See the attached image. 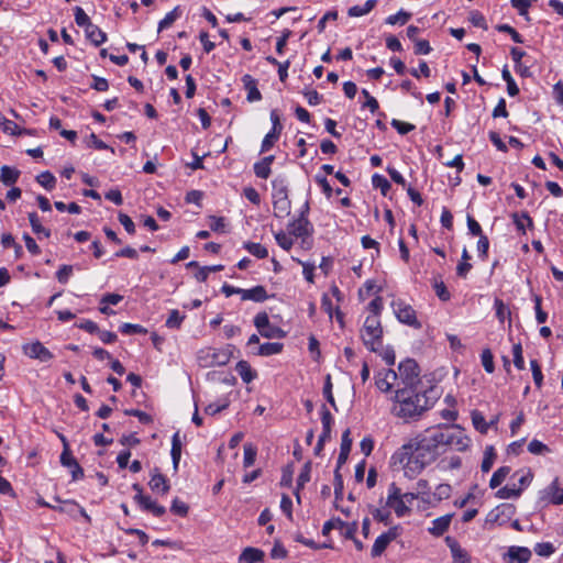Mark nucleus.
Returning <instances> with one entry per match:
<instances>
[{"mask_svg":"<svg viewBox=\"0 0 563 563\" xmlns=\"http://www.w3.org/2000/svg\"><path fill=\"white\" fill-rule=\"evenodd\" d=\"M432 405L426 393L404 388L396 391L393 412L398 418L408 421L419 418Z\"/></svg>","mask_w":563,"mask_h":563,"instance_id":"f257e3e1","label":"nucleus"},{"mask_svg":"<svg viewBox=\"0 0 563 563\" xmlns=\"http://www.w3.org/2000/svg\"><path fill=\"white\" fill-rule=\"evenodd\" d=\"M422 435L438 452L444 446L465 451L470 445V439L457 427L432 428Z\"/></svg>","mask_w":563,"mask_h":563,"instance_id":"f03ea898","label":"nucleus"},{"mask_svg":"<svg viewBox=\"0 0 563 563\" xmlns=\"http://www.w3.org/2000/svg\"><path fill=\"white\" fill-rule=\"evenodd\" d=\"M390 463L394 466H399L408 478H415L426 467L423 460L410 440L391 455Z\"/></svg>","mask_w":563,"mask_h":563,"instance_id":"7ed1b4c3","label":"nucleus"},{"mask_svg":"<svg viewBox=\"0 0 563 563\" xmlns=\"http://www.w3.org/2000/svg\"><path fill=\"white\" fill-rule=\"evenodd\" d=\"M364 345L376 352L383 344V328L377 316H367L361 329Z\"/></svg>","mask_w":563,"mask_h":563,"instance_id":"20e7f679","label":"nucleus"},{"mask_svg":"<svg viewBox=\"0 0 563 563\" xmlns=\"http://www.w3.org/2000/svg\"><path fill=\"white\" fill-rule=\"evenodd\" d=\"M385 505L386 508L395 512L397 518H404L411 514V507L405 503L400 487L394 482L388 485Z\"/></svg>","mask_w":563,"mask_h":563,"instance_id":"39448f33","label":"nucleus"},{"mask_svg":"<svg viewBox=\"0 0 563 563\" xmlns=\"http://www.w3.org/2000/svg\"><path fill=\"white\" fill-rule=\"evenodd\" d=\"M230 357L231 353L225 349L206 347L198 353V361L203 367L223 366Z\"/></svg>","mask_w":563,"mask_h":563,"instance_id":"423d86ee","label":"nucleus"},{"mask_svg":"<svg viewBox=\"0 0 563 563\" xmlns=\"http://www.w3.org/2000/svg\"><path fill=\"white\" fill-rule=\"evenodd\" d=\"M132 489L135 492L133 500L143 511L151 512L155 517H161L166 512L164 506L158 505L150 496L144 495L140 484H133Z\"/></svg>","mask_w":563,"mask_h":563,"instance_id":"0eeeda50","label":"nucleus"},{"mask_svg":"<svg viewBox=\"0 0 563 563\" xmlns=\"http://www.w3.org/2000/svg\"><path fill=\"white\" fill-rule=\"evenodd\" d=\"M254 325L264 338L280 339L285 336V332L280 328L273 325L269 322V318L266 312H260L255 316Z\"/></svg>","mask_w":563,"mask_h":563,"instance_id":"6e6552de","label":"nucleus"},{"mask_svg":"<svg viewBox=\"0 0 563 563\" xmlns=\"http://www.w3.org/2000/svg\"><path fill=\"white\" fill-rule=\"evenodd\" d=\"M393 309L397 317V319L405 324L419 329L421 327L420 322L417 320L416 311L412 307L406 303L402 300H397L393 302Z\"/></svg>","mask_w":563,"mask_h":563,"instance_id":"1a4fd4ad","label":"nucleus"},{"mask_svg":"<svg viewBox=\"0 0 563 563\" xmlns=\"http://www.w3.org/2000/svg\"><path fill=\"white\" fill-rule=\"evenodd\" d=\"M400 532H401V527L399 525H396V526L390 527L387 532L379 534L373 544L372 552H371L372 556L373 558L380 556L384 553V551L386 550V548L389 545V543L393 542L394 540H396L400 536Z\"/></svg>","mask_w":563,"mask_h":563,"instance_id":"9d476101","label":"nucleus"},{"mask_svg":"<svg viewBox=\"0 0 563 563\" xmlns=\"http://www.w3.org/2000/svg\"><path fill=\"white\" fill-rule=\"evenodd\" d=\"M410 441L412 442L416 451L419 452L426 466L432 463L439 455V452L427 441V439H424L422 434L410 439Z\"/></svg>","mask_w":563,"mask_h":563,"instance_id":"9b49d317","label":"nucleus"},{"mask_svg":"<svg viewBox=\"0 0 563 563\" xmlns=\"http://www.w3.org/2000/svg\"><path fill=\"white\" fill-rule=\"evenodd\" d=\"M539 499L545 505H563V488L559 486L558 478L540 492Z\"/></svg>","mask_w":563,"mask_h":563,"instance_id":"f8f14e48","label":"nucleus"},{"mask_svg":"<svg viewBox=\"0 0 563 563\" xmlns=\"http://www.w3.org/2000/svg\"><path fill=\"white\" fill-rule=\"evenodd\" d=\"M23 352L26 356L38 360L41 362H48L54 357L53 353L40 341L24 344Z\"/></svg>","mask_w":563,"mask_h":563,"instance_id":"ddd939ff","label":"nucleus"},{"mask_svg":"<svg viewBox=\"0 0 563 563\" xmlns=\"http://www.w3.org/2000/svg\"><path fill=\"white\" fill-rule=\"evenodd\" d=\"M512 512L510 505H500L490 510L486 517V522L492 525L501 526L507 522Z\"/></svg>","mask_w":563,"mask_h":563,"instance_id":"4468645a","label":"nucleus"},{"mask_svg":"<svg viewBox=\"0 0 563 563\" xmlns=\"http://www.w3.org/2000/svg\"><path fill=\"white\" fill-rule=\"evenodd\" d=\"M397 373L393 369L379 371L375 377L377 388L384 393L389 391L397 382Z\"/></svg>","mask_w":563,"mask_h":563,"instance_id":"2eb2a0df","label":"nucleus"},{"mask_svg":"<svg viewBox=\"0 0 563 563\" xmlns=\"http://www.w3.org/2000/svg\"><path fill=\"white\" fill-rule=\"evenodd\" d=\"M507 556L509 563H527L531 559V551L525 547H510Z\"/></svg>","mask_w":563,"mask_h":563,"instance_id":"dca6fc26","label":"nucleus"},{"mask_svg":"<svg viewBox=\"0 0 563 563\" xmlns=\"http://www.w3.org/2000/svg\"><path fill=\"white\" fill-rule=\"evenodd\" d=\"M148 486L154 493L159 495H166L170 488L167 478L158 472L152 475Z\"/></svg>","mask_w":563,"mask_h":563,"instance_id":"f3484780","label":"nucleus"},{"mask_svg":"<svg viewBox=\"0 0 563 563\" xmlns=\"http://www.w3.org/2000/svg\"><path fill=\"white\" fill-rule=\"evenodd\" d=\"M321 422H322V433L320 434V442L325 443L331 437V427L333 423V417L324 405L321 407Z\"/></svg>","mask_w":563,"mask_h":563,"instance_id":"a211bd4d","label":"nucleus"},{"mask_svg":"<svg viewBox=\"0 0 563 563\" xmlns=\"http://www.w3.org/2000/svg\"><path fill=\"white\" fill-rule=\"evenodd\" d=\"M244 88L247 90V101L254 102L262 99V95L257 89L256 80L251 75H244L242 77Z\"/></svg>","mask_w":563,"mask_h":563,"instance_id":"6ab92c4d","label":"nucleus"},{"mask_svg":"<svg viewBox=\"0 0 563 563\" xmlns=\"http://www.w3.org/2000/svg\"><path fill=\"white\" fill-rule=\"evenodd\" d=\"M241 298L242 300L263 302L267 299V292L263 286H255L251 289H242Z\"/></svg>","mask_w":563,"mask_h":563,"instance_id":"aec40b11","label":"nucleus"},{"mask_svg":"<svg viewBox=\"0 0 563 563\" xmlns=\"http://www.w3.org/2000/svg\"><path fill=\"white\" fill-rule=\"evenodd\" d=\"M265 553L261 549L257 548H245L240 558L239 561L241 563H258L264 560Z\"/></svg>","mask_w":563,"mask_h":563,"instance_id":"412c9836","label":"nucleus"},{"mask_svg":"<svg viewBox=\"0 0 563 563\" xmlns=\"http://www.w3.org/2000/svg\"><path fill=\"white\" fill-rule=\"evenodd\" d=\"M399 373L408 383H411L413 378L419 375L418 365L413 360H406L398 366Z\"/></svg>","mask_w":563,"mask_h":563,"instance_id":"4be33fe9","label":"nucleus"},{"mask_svg":"<svg viewBox=\"0 0 563 563\" xmlns=\"http://www.w3.org/2000/svg\"><path fill=\"white\" fill-rule=\"evenodd\" d=\"M289 232L296 238H303L309 235V221L301 216L289 224Z\"/></svg>","mask_w":563,"mask_h":563,"instance_id":"5701e85b","label":"nucleus"},{"mask_svg":"<svg viewBox=\"0 0 563 563\" xmlns=\"http://www.w3.org/2000/svg\"><path fill=\"white\" fill-rule=\"evenodd\" d=\"M351 448L352 440L350 438V430H345L342 434L340 454L338 457V467H340L342 464L346 462Z\"/></svg>","mask_w":563,"mask_h":563,"instance_id":"b1692460","label":"nucleus"},{"mask_svg":"<svg viewBox=\"0 0 563 563\" xmlns=\"http://www.w3.org/2000/svg\"><path fill=\"white\" fill-rule=\"evenodd\" d=\"M87 38L95 45L99 46L107 41V35L93 23L85 30Z\"/></svg>","mask_w":563,"mask_h":563,"instance_id":"393cba45","label":"nucleus"},{"mask_svg":"<svg viewBox=\"0 0 563 563\" xmlns=\"http://www.w3.org/2000/svg\"><path fill=\"white\" fill-rule=\"evenodd\" d=\"M272 186H273V195H272L273 201L288 198L287 184H286V180L284 177H276L272 181Z\"/></svg>","mask_w":563,"mask_h":563,"instance_id":"a878e982","label":"nucleus"},{"mask_svg":"<svg viewBox=\"0 0 563 563\" xmlns=\"http://www.w3.org/2000/svg\"><path fill=\"white\" fill-rule=\"evenodd\" d=\"M453 563H471L468 553L456 541L449 543Z\"/></svg>","mask_w":563,"mask_h":563,"instance_id":"bb28decb","label":"nucleus"},{"mask_svg":"<svg viewBox=\"0 0 563 563\" xmlns=\"http://www.w3.org/2000/svg\"><path fill=\"white\" fill-rule=\"evenodd\" d=\"M235 371L246 384L251 383L256 377V373L246 361L238 362Z\"/></svg>","mask_w":563,"mask_h":563,"instance_id":"cd10ccee","label":"nucleus"},{"mask_svg":"<svg viewBox=\"0 0 563 563\" xmlns=\"http://www.w3.org/2000/svg\"><path fill=\"white\" fill-rule=\"evenodd\" d=\"M310 473H311V463L307 462L303 467L301 468V472L297 478V488L295 490V495L297 498V501L300 503V495L299 490L303 488V486L310 481Z\"/></svg>","mask_w":563,"mask_h":563,"instance_id":"c85d7f7f","label":"nucleus"},{"mask_svg":"<svg viewBox=\"0 0 563 563\" xmlns=\"http://www.w3.org/2000/svg\"><path fill=\"white\" fill-rule=\"evenodd\" d=\"M450 522V515L439 517L432 521V527L429 529V531L434 536H441L448 530Z\"/></svg>","mask_w":563,"mask_h":563,"instance_id":"c756f323","label":"nucleus"},{"mask_svg":"<svg viewBox=\"0 0 563 563\" xmlns=\"http://www.w3.org/2000/svg\"><path fill=\"white\" fill-rule=\"evenodd\" d=\"M273 207H274L275 217L285 218V217L289 216V213H290L291 203L288 198L280 199V200H274Z\"/></svg>","mask_w":563,"mask_h":563,"instance_id":"7c9ffc66","label":"nucleus"},{"mask_svg":"<svg viewBox=\"0 0 563 563\" xmlns=\"http://www.w3.org/2000/svg\"><path fill=\"white\" fill-rule=\"evenodd\" d=\"M170 455L173 459L174 470L176 471L181 456V442L178 432L173 435Z\"/></svg>","mask_w":563,"mask_h":563,"instance_id":"2f4dec72","label":"nucleus"},{"mask_svg":"<svg viewBox=\"0 0 563 563\" xmlns=\"http://www.w3.org/2000/svg\"><path fill=\"white\" fill-rule=\"evenodd\" d=\"M376 0H367L364 5H353L349 9L347 13L350 16H363L369 13L376 5Z\"/></svg>","mask_w":563,"mask_h":563,"instance_id":"473e14b6","label":"nucleus"},{"mask_svg":"<svg viewBox=\"0 0 563 563\" xmlns=\"http://www.w3.org/2000/svg\"><path fill=\"white\" fill-rule=\"evenodd\" d=\"M471 417L474 428L483 434L487 433L489 423L485 420L483 413L478 410H474L472 411Z\"/></svg>","mask_w":563,"mask_h":563,"instance_id":"72a5a7b5","label":"nucleus"},{"mask_svg":"<svg viewBox=\"0 0 563 563\" xmlns=\"http://www.w3.org/2000/svg\"><path fill=\"white\" fill-rule=\"evenodd\" d=\"M181 15V10L179 7H175L170 12H168L165 18L158 23V32L168 29L172 24L179 19Z\"/></svg>","mask_w":563,"mask_h":563,"instance_id":"f704fd0d","label":"nucleus"},{"mask_svg":"<svg viewBox=\"0 0 563 563\" xmlns=\"http://www.w3.org/2000/svg\"><path fill=\"white\" fill-rule=\"evenodd\" d=\"M243 246L250 254L257 258H265L268 256L267 249L260 243L245 242Z\"/></svg>","mask_w":563,"mask_h":563,"instance_id":"c9c22d12","label":"nucleus"},{"mask_svg":"<svg viewBox=\"0 0 563 563\" xmlns=\"http://www.w3.org/2000/svg\"><path fill=\"white\" fill-rule=\"evenodd\" d=\"M19 176L20 172L18 169L7 165L1 167V179L5 185H13L14 183H16Z\"/></svg>","mask_w":563,"mask_h":563,"instance_id":"e433bc0d","label":"nucleus"},{"mask_svg":"<svg viewBox=\"0 0 563 563\" xmlns=\"http://www.w3.org/2000/svg\"><path fill=\"white\" fill-rule=\"evenodd\" d=\"M29 220L32 230L35 234H43L45 238H48L51 235V231L41 224L38 216L35 212L29 213Z\"/></svg>","mask_w":563,"mask_h":563,"instance_id":"4c0bfd02","label":"nucleus"},{"mask_svg":"<svg viewBox=\"0 0 563 563\" xmlns=\"http://www.w3.org/2000/svg\"><path fill=\"white\" fill-rule=\"evenodd\" d=\"M510 473V467L508 466H501L499 467L492 476L490 481H489V487L490 488H496L498 487L505 479L506 477L509 475Z\"/></svg>","mask_w":563,"mask_h":563,"instance_id":"58836bf2","label":"nucleus"},{"mask_svg":"<svg viewBox=\"0 0 563 563\" xmlns=\"http://www.w3.org/2000/svg\"><path fill=\"white\" fill-rule=\"evenodd\" d=\"M283 350V344L273 342V343H264L258 347V355L269 356L280 353Z\"/></svg>","mask_w":563,"mask_h":563,"instance_id":"ea45409f","label":"nucleus"},{"mask_svg":"<svg viewBox=\"0 0 563 563\" xmlns=\"http://www.w3.org/2000/svg\"><path fill=\"white\" fill-rule=\"evenodd\" d=\"M274 238L276 243L285 251H289L294 245L291 234H286L284 231L275 232Z\"/></svg>","mask_w":563,"mask_h":563,"instance_id":"a19ab883","label":"nucleus"},{"mask_svg":"<svg viewBox=\"0 0 563 563\" xmlns=\"http://www.w3.org/2000/svg\"><path fill=\"white\" fill-rule=\"evenodd\" d=\"M496 496L500 499L517 498L520 496V489H517L515 484L506 485L496 493Z\"/></svg>","mask_w":563,"mask_h":563,"instance_id":"79ce46f5","label":"nucleus"},{"mask_svg":"<svg viewBox=\"0 0 563 563\" xmlns=\"http://www.w3.org/2000/svg\"><path fill=\"white\" fill-rule=\"evenodd\" d=\"M374 520L378 522H383L384 525L388 526L391 522V514L390 509L386 508H374L371 511Z\"/></svg>","mask_w":563,"mask_h":563,"instance_id":"37998d69","label":"nucleus"},{"mask_svg":"<svg viewBox=\"0 0 563 563\" xmlns=\"http://www.w3.org/2000/svg\"><path fill=\"white\" fill-rule=\"evenodd\" d=\"M503 79L507 82V92L510 97H516L519 93V88L515 82L510 71L505 67L501 71Z\"/></svg>","mask_w":563,"mask_h":563,"instance_id":"c03bdc74","label":"nucleus"},{"mask_svg":"<svg viewBox=\"0 0 563 563\" xmlns=\"http://www.w3.org/2000/svg\"><path fill=\"white\" fill-rule=\"evenodd\" d=\"M410 18H411V13H409L405 10H400L396 14L389 15L385 22L389 25H395V24L404 25L410 20Z\"/></svg>","mask_w":563,"mask_h":563,"instance_id":"a18cd8bd","label":"nucleus"},{"mask_svg":"<svg viewBox=\"0 0 563 563\" xmlns=\"http://www.w3.org/2000/svg\"><path fill=\"white\" fill-rule=\"evenodd\" d=\"M229 405H230V401L228 398H221V399L217 400L216 402L209 404L205 408V412L207 415L213 416V415L227 409L229 407Z\"/></svg>","mask_w":563,"mask_h":563,"instance_id":"49530a36","label":"nucleus"},{"mask_svg":"<svg viewBox=\"0 0 563 563\" xmlns=\"http://www.w3.org/2000/svg\"><path fill=\"white\" fill-rule=\"evenodd\" d=\"M496 454L493 446H486L484 452V459L482 461L481 468L484 473L489 472L494 461H495Z\"/></svg>","mask_w":563,"mask_h":563,"instance_id":"de8ad7c7","label":"nucleus"},{"mask_svg":"<svg viewBox=\"0 0 563 563\" xmlns=\"http://www.w3.org/2000/svg\"><path fill=\"white\" fill-rule=\"evenodd\" d=\"M37 183L47 190H52L55 187L56 178L49 172H43L36 177Z\"/></svg>","mask_w":563,"mask_h":563,"instance_id":"09e8293b","label":"nucleus"},{"mask_svg":"<svg viewBox=\"0 0 563 563\" xmlns=\"http://www.w3.org/2000/svg\"><path fill=\"white\" fill-rule=\"evenodd\" d=\"M74 15H75V21H76L77 25L85 27V30L87 29L88 25L92 24L89 16L86 14L84 9L80 7H76L74 9Z\"/></svg>","mask_w":563,"mask_h":563,"instance_id":"8fccbe9b","label":"nucleus"},{"mask_svg":"<svg viewBox=\"0 0 563 563\" xmlns=\"http://www.w3.org/2000/svg\"><path fill=\"white\" fill-rule=\"evenodd\" d=\"M530 367H531L532 377H533V382H534L536 386L538 388H541L542 383H543V374H542L540 364L538 363L537 360H531Z\"/></svg>","mask_w":563,"mask_h":563,"instance_id":"3c124183","label":"nucleus"},{"mask_svg":"<svg viewBox=\"0 0 563 563\" xmlns=\"http://www.w3.org/2000/svg\"><path fill=\"white\" fill-rule=\"evenodd\" d=\"M76 509L87 521H90V517L87 515L86 510L74 501H68L65 506L58 508L59 511L70 515H73Z\"/></svg>","mask_w":563,"mask_h":563,"instance_id":"603ef678","label":"nucleus"},{"mask_svg":"<svg viewBox=\"0 0 563 563\" xmlns=\"http://www.w3.org/2000/svg\"><path fill=\"white\" fill-rule=\"evenodd\" d=\"M372 183H373V186H374L375 188H379V189H380V191H382V194H383L384 196H386V195H387V192L389 191V189H390V187H391V186H390V183H389V181H388L384 176H382V175H377V174H375V175L373 176V178H372Z\"/></svg>","mask_w":563,"mask_h":563,"instance_id":"864d4df0","label":"nucleus"},{"mask_svg":"<svg viewBox=\"0 0 563 563\" xmlns=\"http://www.w3.org/2000/svg\"><path fill=\"white\" fill-rule=\"evenodd\" d=\"M120 331L123 334H145L147 330L143 328L141 324H134V323H123L120 327Z\"/></svg>","mask_w":563,"mask_h":563,"instance_id":"5fc2aeb1","label":"nucleus"},{"mask_svg":"<svg viewBox=\"0 0 563 563\" xmlns=\"http://www.w3.org/2000/svg\"><path fill=\"white\" fill-rule=\"evenodd\" d=\"M256 459V449L252 444L244 445V459L243 465L244 467H250L254 464Z\"/></svg>","mask_w":563,"mask_h":563,"instance_id":"6e6d98bb","label":"nucleus"},{"mask_svg":"<svg viewBox=\"0 0 563 563\" xmlns=\"http://www.w3.org/2000/svg\"><path fill=\"white\" fill-rule=\"evenodd\" d=\"M512 356L515 366L521 371L525 368V360L522 355V346L520 343H516L512 346Z\"/></svg>","mask_w":563,"mask_h":563,"instance_id":"4d7b16f0","label":"nucleus"},{"mask_svg":"<svg viewBox=\"0 0 563 563\" xmlns=\"http://www.w3.org/2000/svg\"><path fill=\"white\" fill-rule=\"evenodd\" d=\"M554 551H555L554 545L550 542L537 543L534 547V552L539 556H543V558L550 556L551 554L554 553Z\"/></svg>","mask_w":563,"mask_h":563,"instance_id":"13d9d810","label":"nucleus"},{"mask_svg":"<svg viewBox=\"0 0 563 563\" xmlns=\"http://www.w3.org/2000/svg\"><path fill=\"white\" fill-rule=\"evenodd\" d=\"M512 218H514V222H515L518 231H521L522 233H525V225H526V223L529 227L532 225V219L529 217L528 213H522V214L515 213L512 216Z\"/></svg>","mask_w":563,"mask_h":563,"instance_id":"bf43d9fd","label":"nucleus"},{"mask_svg":"<svg viewBox=\"0 0 563 563\" xmlns=\"http://www.w3.org/2000/svg\"><path fill=\"white\" fill-rule=\"evenodd\" d=\"M494 306L496 309V317L500 322H504L506 317L510 314L508 307L498 298L495 299Z\"/></svg>","mask_w":563,"mask_h":563,"instance_id":"052dcab7","label":"nucleus"},{"mask_svg":"<svg viewBox=\"0 0 563 563\" xmlns=\"http://www.w3.org/2000/svg\"><path fill=\"white\" fill-rule=\"evenodd\" d=\"M271 167L267 166V164L264 163L263 161L254 164V173L258 178L267 179L271 175Z\"/></svg>","mask_w":563,"mask_h":563,"instance_id":"680f3d73","label":"nucleus"},{"mask_svg":"<svg viewBox=\"0 0 563 563\" xmlns=\"http://www.w3.org/2000/svg\"><path fill=\"white\" fill-rule=\"evenodd\" d=\"M344 526L345 522L342 521L340 518L331 519L323 525L322 534L327 537L333 529H340L343 528Z\"/></svg>","mask_w":563,"mask_h":563,"instance_id":"e2e57ef3","label":"nucleus"},{"mask_svg":"<svg viewBox=\"0 0 563 563\" xmlns=\"http://www.w3.org/2000/svg\"><path fill=\"white\" fill-rule=\"evenodd\" d=\"M170 511L180 517H185L188 514V506L178 498H175L172 503Z\"/></svg>","mask_w":563,"mask_h":563,"instance_id":"0e129e2a","label":"nucleus"},{"mask_svg":"<svg viewBox=\"0 0 563 563\" xmlns=\"http://www.w3.org/2000/svg\"><path fill=\"white\" fill-rule=\"evenodd\" d=\"M183 320L184 316H181L178 310H173L166 320V327L170 329L179 328Z\"/></svg>","mask_w":563,"mask_h":563,"instance_id":"69168bd1","label":"nucleus"},{"mask_svg":"<svg viewBox=\"0 0 563 563\" xmlns=\"http://www.w3.org/2000/svg\"><path fill=\"white\" fill-rule=\"evenodd\" d=\"M391 126L397 130L399 134H407L410 131L415 130V125L408 122L399 121L394 119L391 121Z\"/></svg>","mask_w":563,"mask_h":563,"instance_id":"338daca9","label":"nucleus"},{"mask_svg":"<svg viewBox=\"0 0 563 563\" xmlns=\"http://www.w3.org/2000/svg\"><path fill=\"white\" fill-rule=\"evenodd\" d=\"M528 450L532 454H544L550 451L549 448L539 440H532L528 445Z\"/></svg>","mask_w":563,"mask_h":563,"instance_id":"774afa93","label":"nucleus"}]
</instances>
